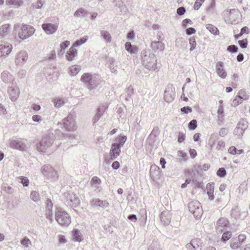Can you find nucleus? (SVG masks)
I'll use <instances>...</instances> for the list:
<instances>
[{
  "label": "nucleus",
  "instance_id": "55",
  "mask_svg": "<svg viewBox=\"0 0 250 250\" xmlns=\"http://www.w3.org/2000/svg\"><path fill=\"white\" fill-rule=\"evenodd\" d=\"M47 176L50 178H54V179H55L58 178L57 172L52 168V170L49 172Z\"/></svg>",
  "mask_w": 250,
  "mask_h": 250
},
{
  "label": "nucleus",
  "instance_id": "39",
  "mask_svg": "<svg viewBox=\"0 0 250 250\" xmlns=\"http://www.w3.org/2000/svg\"><path fill=\"white\" fill-rule=\"evenodd\" d=\"M30 197L31 200L35 202H38L40 199V195L38 192L33 191L31 192Z\"/></svg>",
  "mask_w": 250,
  "mask_h": 250
},
{
  "label": "nucleus",
  "instance_id": "43",
  "mask_svg": "<svg viewBox=\"0 0 250 250\" xmlns=\"http://www.w3.org/2000/svg\"><path fill=\"white\" fill-rule=\"evenodd\" d=\"M217 135L215 134L211 135L209 139L208 140V145L209 146L211 149H212L215 144V141L217 140Z\"/></svg>",
  "mask_w": 250,
  "mask_h": 250
},
{
  "label": "nucleus",
  "instance_id": "37",
  "mask_svg": "<svg viewBox=\"0 0 250 250\" xmlns=\"http://www.w3.org/2000/svg\"><path fill=\"white\" fill-rule=\"evenodd\" d=\"M206 28L211 33L214 35H218L219 34V30L217 28L212 24H207Z\"/></svg>",
  "mask_w": 250,
  "mask_h": 250
},
{
  "label": "nucleus",
  "instance_id": "63",
  "mask_svg": "<svg viewBox=\"0 0 250 250\" xmlns=\"http://www.w3.org/2000/svg\"><path fill=\"white\" fill-rule=\"evenodd\" d=\"M185 140V135L182 132H179L178 141L179 143H181L184 142Z\"/></svg>",
  "mask_w": 250,
  "mask_h": 250
},
{
  "label": "nucleus",
  "instance_id": "16",
  "mask_svg": "<svg viewBox=\"0 0 250 250\" xmlns=\"http://www.w3.org/2000/svg\"><path fill=\"white\" fill-rule=\"evenodd\" d=\"M150 47L155 53L163 52L165 48L164 43L160 41L152 42Z\"/></svg>",
  "mask_w": 250,
  "mask_h": 250
},
{
  "label": "nucleus",
  "instance_id": "38",
  "mask_svg": "<svg viewBox=\"0 0 250 250\" xmlns=\"http://www.w3.org/2000/svg\"><path fill=\"white\" fill-rule=\"evenodd\" d=\"M160 132L159 128L158 126H155L153 130H152L151 132L149 135V137L152 140H154L155 138L156 137L157 135L159 134Z\"/></svg>",
  "mask_w": 250,
  "mask_h": 250
},
{
  "label": "nucleus",
  "instance_id": "47",
  "mask_svg": "<svg viewBox=\"0 0 250 250\" xmlns=\"http://www.w3.org/2000/svg\"><path fill=\"white\" fill-rule=\"evenodd\" d=\"M227 50L230 53H235L238 52V48L235 45H230L227 47Z\"/></svg>",
  "mask_w": 250,
  "mask_h": 250
},
{
  "label": "nucleus",
  "instance_id": "32",
  "mask_svg": "<svg viewBox=\"0 0 250 250\" xmlns=\"http://www.w3.org/2000/svg\"><path fill=\"white\" fill-rule=\"evenodd\" d=\"M125 49L131 54H135L137 52V48L132 45L129 42H127L125 44Z\"/></svg>",
  "mask_w": 250,
  "mask_h": 250
},
{
  "label": "nucleus",
  "instance_id": "25",
  "mask_svg": "<svg viewBox=\"0 0 250 250\" xmlns=\"http://www.w3.org/2000/svg\"><path fill=\"white\" fill-rule=\"evenodd\" d=\"M160 219L164 225H168L170 222V214L167 211H163L161 214Z\"/></svg>",
  "mask_w": 250,
  "mask_h": 250
},
{
  "label": "nucleus",
  "instance_id": "22",
  "mask_svg": "<svg viewBox=\"0 0 250 250\" xmlns=\"http://www.w3.org/2000/svg\"><path fill=\"white\" fill-rule=\"evenodd\" d=\"M78 50L71 46L65 54L66 59L70 62L73 61L77 56Z\"/></svg>",
  "mask_w": 250,
  "mask_h": 250
},
{
  "label": "nucleus",
  "instance_id": "56",
  "mask_svg": "<svg viewBox=\"0 0 250 250\" xmlns=\"http://www.w3.org/2000/svg\"><path fill=\"white\" fill-rule=\"evenodd\" d=\"M21 179V182L22 183L23 186L27 187L29 185V180L26 177H21L20 178Z\"/></svg>",
  "mask_w": 250,
  "mask_h": 250
},
{
  "label": "nucleus",
  "instance_id": "57",
  "mask_svg": "<svg viewBox=\"0 0 250 250\" xmlns=\"http://www.w3.org/2000/svg\"><path fill=\"white\" fill-rule=\"evenodd\" d=\"M115 60L113 58H110L108 59L107 64L108 67L110 68H113V67H115L114 65Z\"/></svg>",
  "mask_w": 250,
  "mask_h": 250
},
{
  "label": "nucleus",
  "instance_id": "52",
  "mask_svg": "<svg viewBox=\"0 0 250 250\" xmlns=\"http://www.w3.org/2000/svg\"><path fill=\"white\" fill-rule=\"evenodd\" d=\"M217 175L220 177H224L226 175V169L223 167L220 168L217 171Z\"/></svg>",
  "mask_w": 250,
  "mask_h": 250
},
{
  "label": "nucleus",
  "instance_id": "40",
  "mask_svg": "<svg viewBox=\"0 0 250 250\" xmlns=\"http://www.w3.org/2000/svg\"><path fill=\"white\" fill-rule=\"evenodd\" d=\"M101 36L104 39V40L108 42H110L111 40V37L109 33L106 31H102L101 32Z\"/></svg>",
  "mask_w": 250,
  "mask_h": 250
},
{
  "label": "nucleus",
  "instance_id": "41",
  "mask_svg": "<svg viewBox=\"0 0 250 250\" xmlns=\"http://www.w3.org/2000/svg\"><path fill=\"white\" fill-rule=\"evenodd\" d=\"M52 167L49 165H44L41 168V172L43 174L47 176Z\"/></svg>",
  "mask_w": 250,
  "mask_h": 250
},
{
  "label": "nucleus",
  "instance_id": "34",
  "mask_svg": "<svg viewBox=\"0 0 250 250\" xmlns=\"http://www.w3.org/2000/svg\"><path fill=\"white\" fill-rule=\"evenodd\" d=\"M175 45L179 48H183L186 46L187 42L183 38H179L176 40Z\"/></svg>",
  "mask_w": 250,
  "mask_h": 250
},
{
  "label": "nucleus",
  "instance_id": "14",
  "mask_svg": "<svg viewBox=\"0 0 250 250\" xmlns=\"http://www.w3.org/2000/svg\"><path fill=\"white\" fill-rule=\"evenodd\" d=\"M173 88L171 85L167 87L164 92V99L167 103L171 102L174 99L175 94Z\"/></svg>",
  "mask_w": 250,
  "mask_h": 250
},
{
  "label": "nucleus",
  "instance_id": "45",
  "mask_svg": "<svg viewBox=\"0 0 250 250\" xmlns=\"http://www.w3.org/2000/svg\"><path fill=\"white\" fill-rule=\"evenodd\" d=\"M231 236V233L230 231H226L223 233L221 238V241L225 242L229 240Z\"/></svg>",
  "mask_w": 250,
  "mask_h": 250
},
{
  "label": "nucleus",
  "instance_id": "23",
  "mask_svg": "<svg viewBox=\"0 0 250 250\" xmlns=\"http://www.w3.org/2000/svg\"><path fill=\"white\" fill-rule=\"evenodd\" d=\"M8 92L10 99L14 102L17 99L20 93V91L17 87L13 88L11 87L8 89Z\"/></svg>",
  "mask_w": 250,
  "mask_h": 250
},
{
  "label": "nucleus",
  "instance_id": "35",
  "mask_svg": "<svg viewBox=\"0 0 250 250\" xmlns=\"http://www.w3.org/2000/svg\"><path fill=\"white\" fill-rule=\"evenodd\" d=\"M229 245L232 250H236L240 247L241 244L239 242H238L237 239H232L230 241Z\"/></svg>",
  "mask_w": 250,
  "mask_h": 250
},
{
  "label": "nucleus",
  "instance_id": "42",
  "mask_svg": "<svg viewBox=\"0 0 250 250\" xmlns=\"http://www.w3.org/2000/svg\"><path fill=\"white\" fill-rule=\"evenodd\" d=\"M73 239L75 241H81L82 240V236L80 235V232L77 229H74L73 231Z\"/></svg>",
  "mask_w": 250,
  "mask_h": 250
},
{
  "label": "nucleus",
  "instance_id": "26",
  "mask_svg": "<svg viewBox=\"0 0 250 250\" xmlns=\"http://www.w3.org/2000/svg\"><path fill=\"white\" fill-rule=\"evenodd\" d=\"M106 108V106L102 105L100 106L97 109V111L96 115L93 118V123L97 122L100 118V117L103 115L104 113V112L105 109Z\"/></svg>",
  "mask_w": 250,
  "mask_h": 250
},
{
  "label": "nucleus",
  "instance_id": "61",
  "mask_svg": "<svg viewBox=\"0 0 250 250\" xmlns=\"http://www.w3.org/2000/svg\"><path fill=\"white\" fill-rule=\"evenodd\" d=\"M186 9L184 7H180L177 9V13L179 16L184 15Z\"/></svg>",
  "mask_w": 250,
  "mask_h": 250
},
{
  "label": "nucleus",
  "instance_id": "53",
  "mask_svg": "<svg viewBox=\"0 0 250 250\" xmlns=\"http://www.w3.org/2000/svg\"><path fill=\"white\" fill-rule=\"evenodd\" d=\"M225 143L224 141H223L222 140L219 141L218 142L216 149L217 150H223L225 147Z\"/></svg>",
  "mask_w": 250,
  "mask_h": 250
},
{
  "label": "nucleus",
  "instance_id": "54",
  "mask_svg": "<svg viewBox=\"0 0 250 250\" xmlns=\"http://www.w3.org/2000/svg\"><path fill=\"white\" fill-rule=\"evenodd\" d=\"M205 0H196L194 5V8L195 10H198L201 6L202 3L204 2Z\"/></svg>",
  "mask_w": 250,
  "mask_h": 250
},
{
  "label": "nucleus",
  "instance_id": "44",
  "mask_svg": "<svg viewBox=\"0 0 250 250\" xmlns=\"http://www.w3.org/2000/svg\"><path fill=\"white\" fill-rule=\"evenodd\" d=\"M116 141L118 142L120 147L123 146L126 141V137L125 136H118L116 139Z\"/></svg>",
  "mask_w": 250,
  "mask_h": 250
},
{
  "label": "nucleus",
  "instance_id": "50",
  "mask_svg": "<svg viewBox=\"0 0 250 250\" xmlns=\"http://www.w3.org/2000/svg\"><path fill=\"white\" fill-rule=\"evenodd\" d=\"M30 240L26 237H24L21 240V244L24 247L27 248L29 247V245L31 244Z\"/></svg>",
  "mask_w": 250,
  "mask_h": 250
},
{
  "label": "nucleus",
  "instance_id": "49",
  "mask_svg": "<svg viewBox=\"0 0 250 250\" xmlns=\"http://www.w3.org/2000/svg\"><path fill=\"white\" fill-rule=\"evenodd\" d=\"M188 127L190 130H194L197 127V121L192 120L188 124Z\"/></svg>",
  "mask_w": 250,
  "mask_h": 250
},
{
  "label": "nucleus",
  "instance_id": "19",
  "mask_svg": "<svg viewBox=\"0 0 250 250\" xmlns=\"http://www.w3.org/2000/svg\"><path fill=\"white\" fill-rule=\"evenodd\" d=\"M229 224L228 220L224 217L220 218L216 223V229L217 231L222 232Z\"/></svg>",
  "mask_w": 250,
  "mask_h": 250
},
{
  "label": "nucleus",
  "instance_id": "5",
  "mask_svg": "<svg viewBox=\"0 0 250 250\" xmlns=\"http://www.w3.org/2000/svg\"><path fill=\"white\" fill-rule=\"evenodd\" d=\"M54 141V136L49 133L43 137L42 140L37 145V148L39 151L44 152L50 146Z\"/></svg>",
  "mask_w": 250,
  "mask_h": 250
},
{
  "label": "nucleus",
  "instance_id": "27",
  "mask_svg": "<svg viewBox=\"0 0 250 250\" xmlns=\"http://www.w3.org/2000/svg\"><path fill=\"white\" fill-rule=\"evenodd\" d=\"M214 184L213 183H208L207 185V193L208 196V199L210 201H212L214 199Z\"/></svg>",
  "mask_w": 250,
  "mask_h": 250
},
{
  "label": "nucleus",
  "instance_id": "59",
  "mask_svg": "<svg viewBox=\"0 0 250 250\" xmlns=\"http://www.w3.org/2000/svg\"><path fill=\"white\" fill-rule=\"evenodd\" d=\"M100 183H101L100 179L97 176L93 177L91 180V183L92 185L100 184Z\"/></svg>",
  "mask_w": 250,
  "mask_h": 250
},
{
  "label": "nucleus",
  "instance_id": "46",
  "mask_svg": "<svg viewBox=\"0 0 250 250\" xmlns=\"http://www.w3.org/2000/svg\"><path fill=\"white\" fill-rule=\"evenodd\" d=\"M224 108L223 105H220L217 110V115L219 120L222 121L224 116Z\"/></svg>",
  "mask_w": 250,
  "mask_h": 250
},
{
  "label": "nucleus",
  "instance_id": "6",
  "mask_svg": "<svg viewBox=\"0 0 250 250\" xmlns=\"http://www.w3.org/2000/svg\"><path fill=\"white\" fill-rule=\"evenodd\" d=\"M96 79V76L88 73L83 74L81 78V81L85 84L86 87L90 90L95 88L98 84Z\"/></svg>",
  "mask_w": 250,
  "mask_h": 250
},
{
  "label": "nucleus",
  "instance_id": "31",
  "mask_svg": "<svg viewBox=\"0 0 250 250\" xmlns=\"http://www.w3.org/2000/svg\"><path fill=\"white\" fill-rule=\"evenodd\" d=\"M66 102V100L62 98H55L53 100L54 105L57 108L61 107Z\"/></svg>",
  "mask_w": 250,
  "mask_h": 250
},
{
  "label": "nucleus",
  "instance_id": "20",
  "mask_svg": "<svg viewBox=\"0 0 250 250\" xmlns=\"http://www.w3.org/2000/svg\"><path fill=\"white\" fill-rule=\"evenodd\" d=\"M57 25L50 23H43L42 24V28L45 32L47 34H52L57 30Z\"/></svg>",
  "mask_w": 250,
  "mask_h": 250
},
{
  "label": "nucleus",
  "instance_id": "30",
  "mask_svg": "<svg viewBox=\"0 0 250 250\" xmlns=\"http://www.w3.org/2000/svg\"><path fill=\"white\" fill-rule=\"evenodd\" d=\"M1 78L4 83H9L13 80L12 76L7 71H3L1 73Z\"/></svg>",
  "mask_w": 250,
  "mask_h": 250
},
{
  "label": "nucleus",
  "instance_id": "15",
  "mask_svg": "<svg viewBox=\"0 0 250 250\" xmlns=\"http://www.w3.org/2000/svg\"><path fill=\"white\" fill-rule=\"evenodd\" d=\"M216 72L221 78L225 79L227 76V73L225 70L224 64L222 62H218L215 66Z\"/></svg>",
  "mask_w": 250,
  "mask_h": 250
},
{
  "label": "nucleus",
  "instance_id": "12",
  "mask_svg": "<svg viewBox=\"0 0 250 250\" xmlns=\"http://www.w3.org/2000/svg\"><path fill=\"white\" fill-rule=\"evenodd\" d=\"M12 45L8 42H3L0 45V57L4 59L8 56L12 50Z\"/></svg>",
  "mask_w": 250,
  "mask_h": 250
},
{
  "label": "nucleus",
  "instance_id": "7",
  "mask_svg": "<svg viewBox=\"0 0 250 250\" xmlns=\"http://www.w3.org/2000/svg\"><path fill=\"white\" fill-rule=\"evenodd\" d=\"M34 28L30 25L22 24L18 33L19 37L22 40H25L31 36L35 32Z\"/></svg>",
  "mask_w": 250,
  "mask_h": 250
},
{
  "label": "nucleus",
  "instance_id": "1",
  "mask_svg": "<svg viewBox=\"0 0 250 250\" xmlns=\"http://www.w3.org/2000/svg\"><path fill=\"white\" fill-rule=\"evenodd\" d=\"M142 62L146 68L149 70H155L157 60L153 53L146 50L143 51L142 53Z\"/></svg>",
  "mask_w": 250,
  "mask_h": 250
},
{
  "label": "nucleus",
  "instance_id": "29",
  "mask_svg": "<svg viewBox=\"0 0 250 250\" xmlns=\"http://www.w3.org/2000/svg\"><path fill=\"white\" fill-rule=\"evenodd\" d=\"M22 0H7L6 4L14 8H18L23 4Z\"/></svg>",
  "mask_w": 250,
  "mask_h": 250
},
{
  "label": "nucleus",
  "instance_id": "3",
  "mask_svg": "<svg viewBox=\"0 0 250 250\" xmlns=\"http://www.w3.org/2000/svg\"><path fill=\"white\" fill-rule=\"evenodd\" d=\"M240 12L237 9L226 10L222 13V16L226 22L232 24L239 22Z\"/></svg>",
  "mask_w": 250,
  "mask_h": 250
},
{
  "label": "nucleus",
  "instance_id": "9",
  "mask_svg": "<svg viewBox=\"0 0 250 250\" xmlns=\"http://www.w3.org/2000/svg\"><path fill=\"white\" fill-rule=\"evenodd\" d=\"M28 55L26 51L21 50L18 52L15 56V64L18 67H22L27 62Z\"/></svg>",
  "mask_w": 250,
  "mask_h": 250
},
{
  "label": "nucleus",
  "instance_id": "10",
  "mask_svg": "<svg viewBox=\"0 0 250 250\" xmlns=\"http://www.w3.org/2000/svg\"><path fill=\"white\" fill-rule=\"evenodd\" d=\"M64 196L66 198V202L68 206L72 208H76L80 205L79 198L76 197L73 192H65Z\"/></svg>",
  "mask_w": 250,
  "mask_h": 250
},
{
  "label": "nucleus",
  "instance_id": "51",
  "mask_svg": "<svg viewBox=\"0 0 250 250\" xmlns=\"http://www.w3.org/2000/svg\"><path fill=\"white\" fill-rule=\"evenodd\" d=\"M238 43L240 46L242 48H246L248 45V41L247 39H244L242 40H239Z\"/></svg>",
  "mask_w": 250,
  "mask_h": 250
},
{
  "label": "nucleus",
  "instance_id": "62",
  "mask_svg": "<svg viewBox=\"0 0 250 250\" xmlns=\"http://www.w3.org/2000/svg\"><path fill=\"white\" fill-rule=\"evenodd\" d=\"M44 1L42 0H37V3L34 5L36 8H41L44 4Z\"/></svg>",
  "mask_w": 250,
  "mask_h": 250
},
{
  "label": "nucleus",
  "instance_id": "33",
  "mask_svg": "<svg viewBox=\"0 0 250 250\" xmlns=\"http://www.w3.org/2000/svg\"><path fill=\"white\" fill-rule=\"evenodd\" d=\"M69 69L70 74L71 76H75L79 73L81 68L80 66L78 65H74L70 66Z\"/></svg>",
  "mask_w": 250,
  "mask_h": 250
},
{
  "label": "nucleus",
  "instance_id": "60",
  "mask_svg": "<svg viewBox=\"0 0 250 250\" xmlns=\"http://www.w3.org/2000/svg\"><path fill=\"white\" fill-rule=\"evenodd\" d=\"M69 44H70L69 41H65L63 42L60 45L61 49L62 50H64L65 49H66L69 46Z\"/></svg>",
  "mask_w": 250,
  "mask_h": 250
},
{
  "label": "nucleus",
  "instance_id": "17",
  "mask_svg": "<svg viewBox=\"0 0 250 250\" xmlns=\"http://www.w3.org/2000/svg\"><path fill=\"white\" fill-rule=\"evenodd\" d=\"M120 146L118 143H113L111 145L109 155L112 160L115 159L121 152Z\"/></svg>",
  "mask_w": 250,
  "mask_h": 250
},
{
  "label": "nucleus",
  "instance_id": "28",
  "mask_svg": "<svg viewBox=\"0 0 250 250\" xmlns=\"http://www.w3.org/2000/svg\"><path fill=\"white\" fill-rule=\"evenodd\" d=\"M10 27L9 24H5L1 27L0 28V36L1 38H4L8 34Z\"/></svg>",
  "mask_w": 250,
  "mask_h": 250
},
{
  "label": "nucleus",
  "instance_id": "13",
  "mask_svg": "<svg viewBox=\"0 0 250 250\" xmlns=\"http://www.w3.org/2000/svg\"><path fill=\"white\" fill-rule=\"evenodd\" d=\"M202 242L200 239H192L186 246L187 250H201Z\"/></svg>",
  "mask_w": 250,
  "mask_h": 250
},
{
  "label": "nucleus",
  "instance_id": "64",
  "mask_svg": "<svg viewBox=\"0 0 250 250\" xmlns=\"http://www.w3.org/2000/svg\"><path fill=\"white\" fill-rule=\"evenodd\" d=\"M228 133V130L226 128H222L219 131V135L224 137Z\"/></svg>",
  "mask_w": 250,
  "mask_h": 250
},
{
  "label": "nucleus",
  "instance_id": "2",
  "mask_svg": "<svg viewBox=\"0 0 250 250\" xmlns=\"http://www.w3.org/2000/svg\"><path fill=\"white\" fill-rule=\"evenodd\" d=\"M76 113L75 112L69 113L62 122L63 127L65 130L69 132H73L76 130L77 125L75 121ZM61 122L58 123V125H62Z\"/></svg>",
  "mask_w": 250,
  "mask_h": 250
},
{
  "label": "nucleus",
  "instance_id": "11",
  "mask_svg": "<svg viewBox=\"0 0 250 250\" xmlns=\"http://www.w3.org/2000/svg\"><path fill=\"white\" fill-rule=\"evenodd\" d=\"M9 146L13 149L24 151L26 149V145L22 139H11L9 141Z\"/></svg>",
  "mask_w": 250,
  "mask_h": 250
},
{
  "label": "nucleus",
  "instance_id": "21",
  "mask_svg": "<svg viewBox=\"0 0 250 250\" xmlns=\"http://www.w3.org/2000/svg\"><path fill=\"white\" fill-rule=\"evenodd\" d=\"M90 205L93 208L99 207L104 208L108 206L109 204L106 201L101 200L99 199H94L91 201Z\"/></svg>",
  "mask_w": 250,
  "mask_h": 250
},
{
  "label": "nucleus",
  "instance_id": "4",
  "mask_svg": "<svg viewBox=\"0 0 250 250\" xmlns=\"http://www.w3.org/2000/svg\"><path fill=\"white\" fill-rule=\"evenodd\" d=\"M55 219L58 224L62 226H68L71 222L68 213L60 208H57L56 211Z\"/></svg>",
  "mask_w": 250,
  "mask_h": 250
},
{
  "label": "nucleus",
  "instance_id": "48",
  "mask_svg": "<svg viewBox=\"0 0 250 250\" xmlns=\"http://www.w3.org/2000/svg\"><path fill=\"white\" fill-rule=\"evenodd\" d=\"M189 43L190 45V51L193 50L196 47V43L194 37H191L189 39Z\"/></svg>",
  "mask_w": 250,
  "mask_h": 250
},
{
  "label": "nucleus",
  "instance_id": "8",
  "mask_svg": "<svg viewBox=\"0 0 250 250\" xmlns=\"http://www.w3.org/2000/svg\"><path fill=\"white\" fill-rule=\"evenodd\" d=\"M189 211L196 218L200 217L202 213V208L199 201L193 200L188 203V205Z\"/></svg>",
  "mask_w": 250,
  "mask_h": 250
},
{
  "label": "nucleus",
  "instance_id": "18",
  "mask_svg": "<svg viewBox=\"0 0 250 250\" xmlns=\"http://www.w3.org/2000/svg\"><path fill=\"white\" fill-rule=\"evenodd\" d=\"M248 99V96L244 90H241L238 93V95L236 96L235 99L232 102V104L234 106H236L238 104L241 103L242 100H247Z\"/></svg>",
  "mask_w": 250,
  "mask_h": 250
},
{
  "label": "nucleus",
  "instance_id": "24",
  "mask_svg": "<svg viewBox=\"0 0 250 250\" xmlns=\"http://www.w3.org/2000/svg\"><path fill=\"white\" fill-rule=\"evenodd\" d=\"M248 127V123L244 120L242 119L237 124V127L235 130V132L239 133L242 134L244 131Z\"/></svg>",
  "mask_w": 250,
  "mask_h": 250
},
{
  "label": "nucleus",
  "instance_id": "36",
  "mask_svg": "<svg viewBox=\"0 0 250 250\" xmlns=\"http://www.w3.org/2000/svg\"><path fill=\"white\" fill-rule=\"evenodd\" d=\"M87 40V37H84L81 38L79 40H77L73 44L72 46L74 48L78 47L83 43H84Z\"/></svg>",
  "mask_w": 250,
  "mask_h": 250
},
{
  "label": "nucleus",
  "instance_id": "58",
  "mask_svg": "<svg viewBox=\"0 0 250 250\" xmlns=\"http://www.w3.org/2000/svg\"><path fill=\"white\" fill-rule=\"evenodd\" d=\"M181 111L183 113L188 114L192 112V109L189 106H184L181 108Z\"/></svg>",
  "mask_w": 250,
  "mask_h": 250
}]
</instances>
